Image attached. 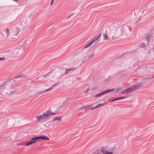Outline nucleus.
Segmentation results:
<instances>
[{
	"mask_svg": "<svg viewBox=\"0 0 154 154\" xmlns=\"http://www.w3.org/2000/svg\"><path fill=\"white\" fill-rule=\"evenodd\" d=\"M104 38L105 39H107V36L106 35H104Z\"/></svg>",
	"mask_w": 154,
	"mask_h": 154,
	"instance_id": "1a4fd4ad",
	"label": "nucleus"
},
{
	"mask_svg": "<svg viewBox=\"0 0 154 154\" xmlns=\"http://www.w3.org/2000/svg\"><path fill=\"white\" fill-rule=\"evenodd\" d=\"M101 105V104H99L98 105H97L96 106V107L94 108H96L99 107Z\"/></svg>",
	"mask_w": 154,
	"mask_h": 154,
	"instance_id": "6e6552de",
	"label": "nucleus"
},
{
	"mask_svg": "<svg viewBox=\"0 0 154 154\" xmlns=\"http://www.w3.org/2000/svg\"><path fill=\"white\" fill-rule=\"evenodd\" d=\"M61 118L60 117H57L55 118L54 119V120H60L61 119Z\"/></svg>",
	"mask_w": 154,
	"mask_h": 154,
	"instance_id": "423d86ee",
	"label": "nucleus"
},
{
	"mask_svg": "<svg viewBox=\"0 0 154 154\" xmlns=\"http://www.w3.org/2000/svg\"><path fill=\"white\" fill-rule=\"evenodd\" d=\"M52 114V113L49 112H48L47 114H44L42 116H37V117L38 118V120L39 121L41 119H43L44 118L46 117L48 115H51Z\"/></svg>",
	"mask_w": 154,
	"mask_h": 154,
	"instance_id": "f03ea898",
	"label": "nucleus"
},
{
	"mask_svg": "<svg viewBox=\"0 0 154 154\" xmlns=\"http://www.w3.org/2000/svg\"><path fill=\"white\" fill-rule=\"evenodd\" d=\"M97 38L95 40H97Z\"/></svg>",
	"mask_w": 154,
	"mask_h": 154,
	"instance_id": "f8f14e48",
	"label": "nucleus"
},
{
	"mask_svg": "<svg viewBox=\"0 0 154 154\" xmlns=\"http://www.w3.org/2000/svg\"><path fill=\"white\" fill-rule=\"evenodd\" d=\"M94 41H95L94 40H93V41H92L90 42L89 43H88V44H87L85 46V47L84 48H87L89 46L91 45L94 42Z\"/></svg>",
	"mask_w": 154,
	"mask_h": 154,
	"instance_id": "39448f33",
	"label": "nucleus"
},
{
	"mask_svg": "<svg viewBox=\"0 0 154 154\" xmlns=\"http://www.w3.org/2000/svg\"><path fill=\"white\" fill-rule=\"evenodd\" d=\"M125 98V97H120L116 98V99H115L113 101H115V100H119V99H124Z\"/></svg>",
	"mask_w": 154,
	"mask_h": 154,
	"instance_id": "0eeeda50",
	"label": "nucleus"
},
{
	"mask_svg": "<svg viewBox=\"0 0 154 154\" xmlns=\"http://www.w3.org/2000/svg\"><path fill=\"white\" fill-rule=\"evenodd\" d=\"M111 91H111L110 89H109V90H108L106 91H104L99 94H98V95H96V96H95V97H97L98 96H99L101 95H102V94H105V93H108V92H109Z\"/></svg>",
	"mask_w": 154,
	"mask_h": 154,
	"instance_id": "20e7f679",
	"label": "nucleus"
},
{
	"mask_svg": "<svg viewBox=\"0 0 154 154\" xmlns=\"http://www.w3.org/2000/svg\"><path fill=\"white\" fill-rule=\"evenodd\" d=\"M112 154V153H111V152H106L105 153V154Z\"/></svg>",
	"mask_w": 154,
	"mask_h": 154,
	"instance_id": "9d476101",
	"label": "nucleus"
},
{
	"mask_svg": "<svg viewBox=\"0 0 154 154\" xmlns=\"http://www.w3.org/2000/svg\"><path fill=\"white\" fill-rule=\"evenodd\" d=\"M136 89V86H133L131 88H129L128 89L125 90V91H124L122 93H123L125 92L126 93L129 92L134 91V90Z\"/></svg>",
	"mask_w": 154,
	"mask_h": 154,
	"instance_id": "7ed1b4c3",
	"label": "nucleus"
},
{
	"mask_svg": "<svg viewBox=\"0 0 154 154\" xmlns=\"http://www.w3.org/2000/svg\"><path fill=\"white\" fill-rule=\"evenodd\" d=\"M39 139H42L45 140H47L49 139V138H48L44 136H43L33 138L31 139V141H30L26 143V146H27L30 145L32 144V143H35L36 142V140Z\"/></svg>",
	"mask_w": 154,
	"mask_h": 154,
	"instance_id": "f257e3e1",
	"label": "nucleus"
},
{
	"mask_svg": "<svg viewBox=\"0 0 154 154\" xmlns=\"http://www.w3.org/2000/svg\"><path fill=\"white\" fill-rule=\"evenodd\" d=\"M53 1H54V0H52L51 3V5H52V3H53Z\"/></svg>",
	"mask_w": 154,
	"mask_h": 154,
	"instance_id": "9b49d317",
	"label": "nucleus"
}]
</instances>
